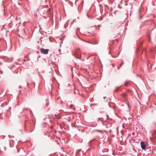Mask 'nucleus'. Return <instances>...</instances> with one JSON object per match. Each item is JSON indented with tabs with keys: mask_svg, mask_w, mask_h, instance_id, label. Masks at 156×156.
<instances>
[{
	"mask_svg": "<svg viewBox=\"0 0 156 156\" xmlns=\"http://www.w3.org/2000/svg\"><path fill=\"white\" fill-rule=\"evenodd\" d=\"M75 56L77 58H80L81 56V53L79 48L76 49L75 51Z\"/></svg>",
	"mask_w": 156,
	"mask_h": 156,
	"instance_id": "1",
	"label": "nucleus"
},
{
	"mask_svg": "<svg viewBox=\"0 0 156 156\" xmlns=\"http://www.w3.org/2000/svg\"><path fill=\"white\" fill-rule=\"evenodd\" d=\"M41 53L43 54L47 55L48 54L49 50L48 49H45L43 48L40 49Z\"/></svg>",
	"mask_w": 156,
	"mask_h": 156,
	"instance_id": "2",
	"label": "nucleus"
},
{
	"mask_svg": "<svg viewBox=\"0 0 156 156\" xmlns=\"http://www.w3.org/2000/svg\"><path fill=\"white\" fill-rule=\"evenodd\" d=\"M140 145L141 148L143 149H144L146 148V145L144 142H141L140 143Z\"/></svg>",
	"mask_w": 156,
	"mask_h": 156,
	"instance_id": "3",
	"label": "nucleus"
},
{
	"mask_svg": "<svg viewBox=\"0 0 156 156\" xmlns=\"http://www.w3.org/2000/svg\"><path fill=\"white\" fill-rule=\"evenodd\" d=\"M128 84V83H125L124 84V85H126V86H127V84Z\"/></svg>",
	"mask_w": 156,
	"mask_h": 156,
	"instance_id": "4",
	"label": "nucleus"
},
{
	"mask_svg": "<svg viewBox=\"0 0 156 156\" xmlns=\"http://www.w3.org/2000/svg\"><path fill=\"white\" fill-rule=\"evenodd\" d=\"M109 131L110 133H111L112 130L111 129H110Z\"/></svg>",
	"mask_w": 156,
	"mask_h": 156,
	"instance_id": "5",
	"label": "nucleus"
},
{
	"mask_svg": "<svg viewBox=\"0 0 156 156\" xmlns=\"http://www.w3.org/2000/svg\"><path fill=\"white\" fill-rule=\"evenodd\" d=\"M48 2H50L51 0H48Z\"/></svg>",
	"mask_w": 156,
	"mask_h": 156,
	"instance_id": "6",
	"label": "nucleus"
},
{
	"mask_svg": "<svg viewBox=\"0 0 156 156\" xmlns=\"http://www.w3.org/2000/svg\"><path fill=\"white\" fill-rule=\"evenodd\" d=\"M44 2H47V0H44Z\"/></svg>",
	"mask_w": 156,
	"mask_h": 156,
	"instance_id": "7",
	"label": "nucleus"
},
{
	"mask_svg": "<svg viewBox=\"0 0 156 156\" xmlns=\"http://www.w3.org/2000/svg\"><path fill=\"white\" fill-rule=\"evenodd\" d=\"M122 66V64H121L120 65H119L120 67H121Z\"/></svg>",
	"mask_w": 156,
	"mask_h": 156,
	"instance_id": "8",
	"label": "nucleus"
},
{
	"mask_svg": "<svg viewBox=\"0 0 156 156\" xmlns=\"http://www.w3.org/2000/svg\"><path fill=\"white\" fill-rule=\"evenodd\" d=\"M123 64V62H122L121 64H122V65Z\"/></svg>",
	"mask_w": 156,
	"mask_h": 156,
	"instance_id": "9",
	"label": "nucleus"
},
{
	"mask_svg": "<svg viewBox=\"0 0 156 156\" xmlns=\"http://www.w3.org/2000/svg\"><path fill=\"white\" fill-rule=\"evenodd\" d=\"M110 126H111V124H110Z\"/></svg>",
	"mask_w": 156,
	"mask_h": 156,
	"instance_id": "10",
	"label": "nucleus"
},
{
	"mask_svg": "<svg viewBox=\"0 0 156 156\" xmlns=\"http://www.w3.org/2000/svg\"><path fill=\"white\" fill-rule=\"evenodd\" d=\"M108 119H109V117H108Z\"/></svg>",
	"mask_w": 156,
	"mask_h": 156,
	"instance_id": "11",
	"label": "nucleus"
}]
</instances>
